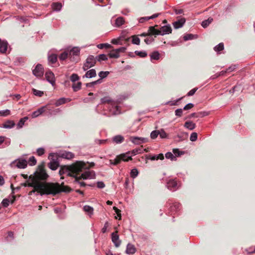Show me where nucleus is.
<instances>
[{
  "label": "nucleus",
  "instance_id": "nucleus-1",
  "mask_svg": "<svg viewBox=\"0 0 255 255\" xmlns=\"http://www.w3.org/2000/svg\"><path fill=\"white\" fill-rule=\"evenodd\" d=\"M88 168V166L85 162L78 161L69 166H61L59 171V174L61 176V179H64L65 176L73 177L75 178V181L79 183L81 186H84L85 183L83 182H80V180L92 178L94 176V172L88 170L82 173L80 176H78V175L83 170Z\"/></svg>",
  "mask_w": 255,
  "mask_h": 255
},
{
  "label": "nucleus",
  "instance_id": "nucleus-2",
  "mask_svg": "<svg viewBox=\"0 0 255 255\" xmlns=\"http://www.w3.org/2000/svg\"><path fill=\"white\" fill-rule=\"evenodd\" d=\"M27 187H33L41 196L44 195L54 196L62 192H69L71 191V189L68 186L64 185L63 182L60 185L58 183L39 182L37 181L34 177L32 178L31 182H27Z\"/></svg>",
  "mask_w": 255,
  "mask_h": 255
},
{
  "label": "nucleus",
  "instance_id": "nucleus-3",
  "mask_svg": "<svg viewBox=\"0 0 255 255\" xmlns=\"http://www.w3.org/2000/svg\"><path fill=\"white\" fill-rule=\"evenodd\" d=\"M49 177L44 169V166L43 164L39 165L37 170L34 173V178L38 181L40 182L41 180H45Z\"/></svg>",
  "mask_w": 255,
  "mask_h": 255
},
{
  "label": "nucleus",
  "instance_id": "nucleus-4",
  "mask_svg": "<svg viewBox=\"0 0 255 255\" xmlns=\"http://www.w3.org/2000/svg\"><path fill=\"white\" fill-rule=\"evenodd\" d=\"M129 153L130 152H127L125 153H122L116 156L114 159H111L110 160V164L117 165L120 164L122 161L127 162L129 160H131L132 159L131 157L128 156Z\"/></svg>",
  "mask_w": 255,
  "mask_h": 255
},
{
  "label": "nucleus",
  "instance_id": "nucleus-5",
  "mask_svg": "<svg viewBox=\"0 0 255 255\" xmlns=\"http://www.w3.org/2000/svg\"><path fill=\"white\" fill-rule=\"evenodd\" d=\"M10 166L12 168L17 167L20 169H24L27 166V161L23 158H18L10 164Z\"/></svg>",
  "mask_w": 255,
  "mask_h": 255
},
{
  "label": "nucleus",
  "instance_id": "nucleus-6",
  "mask_svg": "<svg viewBox=\"0 0 255 255\" xmlns=\"http://www.w3.org/2000/svg\"><path fill=\"white\" fill-rule=\"evenodd\" d=\"M80 51V50L79 47H75L67 51L69 54V58L71 61L74 62H78Z\"/></svg>",
  "mask_w": 255,
  "mask_h": 255
},
{
  "label": "nucleus",
  "instance_id": "nucleus-7",
  "mask_svg": "<svg viewBox=\"0 0 255 255\" xmlns=\"http://www.w3.org/2000/svg\"><path fill=\"white\" fill-rule=\"evenodd\" d=\"M95 63L96 59L94 58V57L92 55L89 56L86 60V63L83 66L84 71L87 70L89 68L94 66Z\"/></svg>",
  "mask_w": 255,
  "mask_h": 255
},
{
  "label": "nucleus",
  "instance_id": "nucleus-8",
  "mask_svg": "<svg viewBox=\"0 0 255 255\" xmlns=\"http://www.w3.org/2000/svg\"><path fill=\"white\" fill-rule=\"evenodd\" d=\"M32 73L34 76L37 77H41L42 76L44 73V70L42 66L40 64H38L35 67V69L33 70Z\"/></svg>",
  "mask_w": 255,
  "mask_h": 255
},
{
  "label": "nucleus",
  "instance_id": "nucleus-9",
  "mask_svg": "<svg viewBox=\"0 0 255 255\" xmlns=\"http://www.w3.org/2000/svg\"><path fill=\"white\" fill-rule=\"evenodd\" d=\"M45 76L46 80L53 86H54L55 84V78L54 73L50 71H48L46 72Z\"/></svg>",
  "mask_w": 255,
  "mask_h": 255
},
{
  "label": "nucleus",
  "instance_id": "nucleus-10",
  "mask_svg": "<svg viewBox=\"0 0 255 255\" xmlns=\"http://www.w3.org/2000/svg\"><path fill=\"white\" fill-rule=\"evenodd\" d=\"M58 156L67 159H71L74 157V154L70 151H63L58 153Z\"/></svg>",
  "mask_w": 255,
  "mask_h": 255
},
{
  "label": "nucleus",
  "instance_id": "nucleus-11",
  "mask_svg": "<svg viewBox=\"0 0 255 255\" xmlns=\"http://www.w3.org/2000/svg\"><path fill=\"white\" fill-rule=\"evenodd\" d=\"M118 233V231H116L112 234V240L116 247H119L121 244V241L119 240Z\"/></svg>",
  "mask_w": 255,
  "mask_h": 255
},
{
  "label": "nucleus",
  "instance_id": "nucleus-12",
  "mask_svg": "<svg viewBox=\"0 0 255 255\" xmlns=\"http://www.w3.org/2000/svg\"><path fill=\"white\" fill-rule=\"evenodd\" d=\"M148 32L149 36L154 35L155 37L156 35H161V31L160 29H158L155 28V26H150L148 28Z\"/></svg>",
  "mask_w": 255,
  "mask_h": 255
},
{
  "label": "nucleus",
  "instance_id": "nucleus-13",
  "mask_svg": "<svg viewBox=\"0 0 255 255\" xmlns=\"http://www.w3.org/2000/svg\"><path fill=\"white\" fill-rule=\"evenodd\" d=\"M59 166V162L54 159H52L48 164V167L52 170H56Z\"/></svg>",
  "mask_w": 255,
  "mask_h": 255
},
{
  "label": "nucleus",
  "instance_id": "nucleus-14",
  "mask_svg": "<svg viewBox=\"0 0 255 255\" xmlns=\"http://www.w3.org/2000/svg\"><path fill=\"white\" fill-rule=\"evenodd\" d=\"M47 107V106H43L40 108H39L36 111H34L32 114H31V117L32 118H35L40 115H41L44 112L45 110V108Z\"/></svg>",
  "mask_w": 255,
  "mask_h": 255
},
{
  "label": "nucleus",
  "instance_id": "nucleus-15",
  "mask_svg": "<svg viewBox=\"0 0 255 255\" xmlns=\"http://www.w3.org/2000/svg\"><path fill=\"white\" fill-rule=\"evenodd\" d=\"M136 251V249L134 246L131 244H128L127 246V249L126 251V254L128 255H133Z\"/></svg>",
  "mask_w": 255,
  "mask_h": 255
},
{
  "label": "nucleus",
  "instance_id": "nucleus-16",
  "mask_svg": "<svg viewBox=\"0 0 255 255\" xmlns=\"http://www.w3.org/2000/svg\"><path fill=\"white\" fill-rule=\"evenodd\" d=\"M130 140L133 143L136 144H140L147 141L146 138L138 137H131Z\"/></svg>",
  "mask_w": 255,
  "mask_h": 255
},
{
  "label": "nucleus",
  "instance_id": "nucleus-17",
  "mask_svg": "<svg viewBox=\"0 0 255 255\" xmlns=\"http://www.w3.org/2000/svg\"><path fill=\"white\" fill-rule=\"evenodd\" d=\"M186 21L185 18H181L180 19L173 22V27L175 29L180 28L183 26Z\"/></svg>",
  "mask_w": 255,
  "mask_h": 255
},
{
  "label": "nucleus",
  "instance_id": "nucleus-18",
  "mask_svg": "<svg viewBox=\"0 0 255 255\" xmlns=\"http://www.w3.org/2000/svg\"><path fill=\"white\" fill-rule=\"evenodd\" d=\"M109 74L110 72L109 71H101L99 72L98 75L100 78L97 80V84H100L102 83L103 79L106 78Z\"/></svg>",
  "mask_w": 255,
  "mask_h": 255
},
{
  "label": "nucleus",
  "instance_id": "nucleus-19",
  "mask_svg": "<svg viewBox=\"0 0 255 255\" xmlns=\"http://www.w3.org/2000/svg\"><path fill=\"white\" fill-rule=\"evenodd\" d=\"M160 30L161 31V35H163L165 34L171 33L172 32V28L170 25L162 26Z\"/></svg>",
  "mask_w": 255,
  "mask_h": 255
},
{
  "label": "nucleus",
  "instance_id": "nucleus-20",
  "mask_svg": "<svg viewBox=\"0 0 255 255\" xmlns=\"http://www.w3.org/2000/svg\"><path fill=\"white\" fill-rule=\"evenodd\" d=\"M177 186V183L176 181H175L174 180H169L167 183V187L168 189H169L170 190H176Z\"/></svg>",
  "mask_w": 255,
  "mask_h": 255
},
{
  "label": "nucleus",
  "instance_id": "nucleus-21",
  "mask_svg": "<svg viewBox=\"0 0 255 255\" xmlns=\"http://www.w3.org/2000/svg\"><path fill=\"white\" fill-rule=\"evenodd\" d=\"M15 126V123L13 121L7 120L3 125L2 127L5 128H11Z\"/></svg>",
  "mask_w": 255,
  "mask_h": 255
},
{
  "label": "nucleus",
  "instance_id": "nucleus-22",
  "mask_svg": "<svg viewBox=\"0 0 255 255\" xmlns=\"http://www.w3.org/2000/svg\"><path fill=\"white\" fill-rule=\"evenodd\" d=\"M124 136L121 135H117L114 136L112 138L113 141L117 144L121 143L124 141Z\"/></svg>",
  "mask_w": 255,
  "mask_h": 255
},
{
  "label": "nucleus",
  "instance_id": "nucleus-23",
  "mask_svg": "<svg viewBox=\"0 0 255 255\" xmlns=\"http://www.w3.org/2000/svg\"><path fill=\"white\" fill-rule=\"evenodd\" d=\"M8 43L5 40H2V44L0 45V52L5 53L7 49Z\"/></svg>",
  "mask_w": 255,
  "mask_h": 255
},
{
  "label": "nucleus",
  "instance_id": "nucleus-24",
  "mask_svg": "<svg viewBox=\"0 0 255 255\" xmlns=\"http://www.w3.org/2000/svg\"><path fill=\"white\" fill-rule=\"evenodd\" d=\"M83 210L90 217L93 214L94 208L90 206L85 205L83 207Z\"/></svg>",
  "mask_w": 255,
  "mask_h": 255
},
{
  "label": "nucleus",
  "instance_id": "nucleus-25",
  "mask_svg": "<svg viewBox=\"0 0 255 255\" xmlns=\"http://www.w3.org/2000/svg\"><path fill=\"white\" fill-rule=\"evenodd\" d=\"M48 60L51 64L55 63L57 60V56L55 54H51L48 55Z\"/></svg>",
  "mask_w": 255,
  "mask_h": 255
},
{
  "label": "nucleus",
  "instance_id": "nucleus-26",
  "mask_svg": "<svg viewBox=\"0 0 255 255\" xmlns=\"http://www.w3.org/2000/svg\"><path fill=\"white\" fill-rule=\"evenodd\" d=\"M28 120L27 117H25L23 118H21L18 122L17 124V128L18 129L21 128H22L23 125H24L25 122Z\"/></svg>",
  "mask_w": 255,
  "mask_h": 255
},
{
  "label": "nucleus",
  "instance_id": "nucleus-27",
  "mask_svg": "<svg viewBox=\"0 0 255 255\" xmlns=\"http://www.w3.org/2000/svg\"><path fill=\"white\" fill-rule=\"evenodd\" d=\"M184 127L190 130H192L195 128L196 125L192 122L188 121L185 122L184 124Z\"/></svg>",
  "mask_w": 255,
  "mask_h": 255
},
{
  "label": "nucleus",
  "instance_id": "nucleus-28",
  "mask_svg": "<svg viewBox=\"0 0 255 255\" xmlns=\"http://www.w3.org/2000/svg\"><path fill=\"white\" fill-rule=\"evenodd\" d=\"M85 76L86 78H91L92 77H94L96 76V71L94 69H91L88 71L86 74Z\"/></svg>",
  "mask_w": 255,
  "mask_h": 255
},
{
  "label": "nucleus",
  "instance_id": "nucleus-29",
  "mask_svg": "<svg viewBox=\"0 0 255 255\" xmlns=\"http://www.w3.org/2000/svg\"><path fill=\"white\" fill-rule=\"evenodd\" d=\"M88 97H86L83 99V101L84 103H89L91 102H92L93 100L94 99V98L93 97V93H89L88 94Z\"/></svg>",
  "mask_w": 255,
  "mask_h": 255
},
{
  "label": "nucleus",
  "instance_id": "nucleus-30",
  "mask_svg": "<svg viewBox=\"0 0 255 255\" xmlns=\"http://www.w3.org/2000/svg\"><path fill=\"white\" fill-rule=\"evenodd\" d=\"M52 8L55 11H60L62 8V4L60 2H54L52 5Z\"/></svg>",
  "mask_w": 255,
  "mask_h": 255
},
{
  "label": "nucleus",
  "instance_id": "nucleus-31",
  "mask_svg": "<svg viewBox=\"0 0 255 255\" xmlns=\"http://www.w3.org/2000/svg\"><path fill=\"white\" fill-rule=\"evenodd\" d=\"M109 56L110 58H118L120 57V54L115 51V49H113L109 53Z\"/></svg>",
  "mask_w": 255,
  "mask_h": 255
},
{
  "label": "nucleus",
  "instance_id": "nucleus-32",
  "mask_svg": "<svg viewBox=\"0 0 255 255\" xmlns=\"http://www.w3.org/2000/svg\"><path fill=\"white\" fill-rule=\"evenodd\" d=\"M213 20L211 17L209 18L208 19L205 20L202 22V26L204 28L207 27Z\"/></svg>",
  "mask_w": 255,
  "mask_h": 255
},
{
  "label": "nucleus",
  "instance_id": "nucleus-33",
  "mask_svg": "<svg viewBox=\"0 0 255 255\" xmlns=\"http://www.w3.org/2000/svg\"><path fill=\"white\" fill-rule=\"evenodd\" d=\"M125 23V20L123 17H119L117 18L116 20L115 24L117 26H120L122 25Z\"/></svg>",
  "mask_w": 255,
  "mask_h": 255
},
{
  "label": "nucleus",
  "instance_id": "nucleus-34",
  "mask_svg": "<svg viewBox=\"0 0 255 255\" xmlns=\"http://www.w3.org/2000/svg\"><path fill=\"white\" fill-rule=\"evenodd\" d=\"M132 38V43L134 44L139 45L140 44V39L138 38V35H134L131 37Z\"/></svg>",
  "mask_w": 255,
  "mask_h": 255
},
{
  "label": "nucleus",
  "instance_id": "nucleus-35",
  "mask_svg": "<svg viewBox=\"0 0 255 255\" xmlns=\"http://www.w3.org/2000/svg\"><path fill=\"white\" fill-rule=\"evenodd\" d=\"M81 82H78L76 84H73L72 85V88H73V91L74 92H77L78 91H79L81 88Z\"/></svg>",
  "mask_w": 255,
  "mask_h": 255
},
{
  "label": "nucleus",
  "instance_id": "nucleus-36",
  "mask_svg": "<svg viewBox=\"0 0 255 255\" xmlns=\"http://www.w3.org/2000/svg\"><path fill=\"white\" fill-rule=\"evenodd\" d=\"M36 159L34 156H32L29 158L28 161H27V164L28 163L30 166H33L36 164Z\"/></svg>",
  "mask_w": 255,
  "mask_h": 255
},
{
  "label": "nucleus",
  "instance_id": "nucleus-37",
  "mask_svg": "<svg viewBox=\"0 0 255 255\" xmlns=\"http://www.w3.org/2000/svg\"><path fill=\"white\" fill-rule=\"evenodd\" d=\"M66 102V99L64 98H61L58 99L56 102H55V106L58 107L59 106L63 104H65Z\"/></svg>",
  "mask_w": 255,
  "mask_h": 255
},
{
  "label": "nucleus",
  "instance_id": "nucleus-38",
  "mask_svg": "<svg viewBox=\"0 0 255 255\" xmlns=\"http://www.w3.org/2000/svg\"><path fill=\"white\" fill-rule=\"evenodd\" d=\"M68 57H69V54L67 51H64L59 56V59L62 61L65 60Z\"/></svg>",
  "mask_w": 255,
  "mask_h": 255
},
{
  "label": "nucleus",
  "instance_id": "nucleus-39",
  "mask_svg": "<svg viewBox=\"0 0 255 255\" xmlns=\"http://www.w3.org/2000/svg\"><path fill=\"white\" fill-rule=\"evenodd\" d=\"M32 92L34 95L40 97H42L44 94V93L43 91L37 90L35 89H32Z\"/></svg>",
  "mask_w": 255,
  "mask_h": 255
},
{
  "label": "nucleus",
  "instance_id": "nucleus-40",
  "mask_svg": "<svg viewBox=\"0 0 255 255\" xmlns=\"http://www.w3.org/2000/svg\"><path fill=\"white\" fill-rule=\"evenodd\" d=\"M10 114V111L9 110H5L0 111V116L1 117H6L9 115Z\"/></svg>",
  "mask_w": 255,
  "mask_h": 255
},
{
  "label": "nucleus",
  "instance_id": "nucleus-41",
  "mask_svg": "<svg viewBox=\"0 0 255 255\" xmlns=\"http://www.w3.org/2000/svg\"><path fill=\"white\" fill-rule=\"evenodd\" d=\"M151 59L158 60L159 59V53L157 52H154L150 55Z\"/></svg>",
  "mask_w": 255,
  "mask_h": 255
},
{
  "label": "nucleus",
  "instance_id": "nucleus-42",
  "mask_svg": "<svg viewBox=\"0 0 255 255\" xmlns=\"http://www.w3.org/2000/svg\"><path fill=\"white\" fill-rule=\"evenodd\" d=\"M224 44L223 43H219L217 46L214 47V50L216 51H221L224 49Z\"/></svg>",
  "mask_w": 255,
  "mask_h": 255
},
{
  "label": "nucleus",
  "instance_id": "nucleus-43",
  "mask_svg": "<svg viewBox=\"0 0 255 255\" xmlns=\"http://www.w3.org/2000/svg\"><path fill=\"white\" fill-rule=\"evenodd\" d=\"M138 174V171L137 169L134 168L131 170L130 171V176L132 178H135Z\"/></svg>",
  "mask_w": 255,
  "mask_h": 255
},
{
  "label": "nucleus",
  "instance_id": "nucleus-44",
  "mask_svg": "<svg viewBox=\"0 0 255 255\" xmlns=\"http://www.w3.org/2000/svg\"><path fill=\"white\" fill-rule=\"evenodd\" d=\"M159 130L152 131L150 134V137L152 139H155L159 135Z\"/></svg>",
  "mask_w": 255,
  "mask_h": 255
},
{
  "label": "nucleus",
  "instance_id": "nucleus-45",
  "mask_svg": "<svg viewBox=\"0 0 255 255\" xmlns=\"http://www.w3.org/2000/svg\"><path fill=\"white\" fill-rule=\"evenodd\" d=\"M79 79V76L76 74H72L70 76V80L72 82H75L78 81Z\"/></svg>",
  "mask_w": 255,
  "mask_h": 255
},
{
  "label": "nucleus",
  "instance_id": "nucleus-46",
  "mask_svg": "<svg viewBox=\"0 0 255 255\" xmlns=\"http://www.w3.org/2000/svg\"><path fill=\"white\" fill-rule=\"evenodd\" d=\"M165 157L168 159H171L172 160L176 159V157L170 152H168L165 154Z\"/></svg>",
  "mask_w": 255,
  "mask_h": 255
},
{
  "label": "nucleus",
  "instance_id": "nucleus-47",
  "mask_svg": "<svg viewBox=\"0 0 255 255\" xmlns=\"http://www.w3.org/2000/svg\"><path fill=\"white\" fill-rule=\"evenodd\" d=\"M135 53L136 54V55L140 56V57H145L147 55V53L144 51H136L135 52Z\"/></svg>",
  "mask_w": 255,
  "mask_h": 255
},
{
  "label": "nucleus",
  "instance_id": "nucleus-48",
  "mask_svg": "<svg viewBox=\"0 0 255 255\" xmlns=\"http://www.w3.org/2000/svg\"><path fill=\"white\" fill-rule=\"evenodd\" d=\"M159 135H160L161 138H164L167 137V135L166 133L165 132V131L164 130V129H161L159 130Z\"/></svg>",
  "mask_w": 255,
  "mask_h": 255
},
{
  "label": "nucleus",
  "instance_id": "nucleus-49",
  "mask_svg": "<svg viewBox=\"0 0 255 255\" xmlns=\"http://www.w3.org/2000/svg\"><path fill=\"white\" fill-rule=\"evenodd\" d=\"M97 47L100 49H103L104 47L109 48H111L112 46L109 44H100L97 45Z\"/></svg>",
  "mask_w": 255,
  "mask_h": 255
},
{
  "label": "nucleus",
  "instance_id": "nucleus-50",
  "mask_svg": "<svg viewBox=\"0 0 255 255\" xmlns=\"http://www.w3.org/2000/svg\"><path fill=\"white\" fill-rule=\"evenodd\" d=\"M197 139V133L196 132H193L191 133L190 139L192 141H195Z\"/></svg>",
  "mask_w": 255,
  "mask_h": 255
},
{
  "label": "nucleus",
  "instance_id": "nucleus-51",
  "mask_svg": "<svg viewBox=\"0 0 255 255\" xmlns=\"http://www.w3.org/2000/svg\"><path fill=\"white\" fill-rule=\"evenodd\" d=\"M113 210L116 213L117 216L119 217V220H121L122 217L121 213V211L115 206L113 207Z\"/></svg>",
  "mask_w": 255,
  "mask_h": 255
},
{
  "label": "nucleus",
  "instance_id": "nucleus-52",
  "mask_svg": "<svg viewBox=\"0 0 255 255\" xmlns=\"http://www.w3.org/2000/svg\"><path fill=\"white\" fill-rule=\"evenodd\" d=\"M1 204L4 207H7L9 205V200L7 198H5L2 201Z\"/></svg>",
  "mask_w": 255,
  "mask_h": 255
},
{
  "label": "nucleus",
  "instance_id": "nucleus-53",
  "mask_svg": "<svg viewBox=\"0 0 255 255\" xmlns=\"http://www.w3.org/2000/svg\"><path fill=\"white\" fill-rule=\"evenodd\" d=\"M36 152H37V153L38 155L41 156L43 154H44V153L45 152V150H44V149L43 148L40 147V148H38L37 149V151Z\"/></svg>",
  "mask_w": 255,
  "mask_h": 255
},
{
  "label": "nucleus",
  "instance_id": "nucleus-54",
  "mask_svg": "<svg viewBox=\"0 0 255 255\" xmlns=\"http://www.w3.org/2000/svg\"><path fill=\"white\" fill-rule=\"evenodd\" d=\"M194 35L192 34H188L185 35L183 37L184 40L187 41L188 40H191L193 38Z\"/></svg>",
  "mask_w": 255,
  "mask_h": 255
},
{
  "label": "nucleus",
  "instance_id": "nucleus-55",
  "mask_svg": "<svg viewBox=\"0 0 255 255\" xmlns=\"http://www.w3.org/2000/svg\"><path fill=\"white\" fill-rule=\"evenodd\" d=\"M126 48L125 47H121L118 49H115V51L120 54V53H124L126 51Z\"/></svg>",
  "mask_w": 255,
  "mask_h": 255
},
{
  "label": "nucleus",
  "instance_id": "nucleus-56",
  "mask_svg": "<svg viewBox=\"0 0 255 255\" xmlns=\"http://www.w3.org/2000/svg\"><path fill=\"white\" fill-rule=\"evenodd\" d=\"M102 103H112V100L108 97H105L101 99Z\"/></svg>",
  "mask_w": 255,
  "mask_h": 255
},
{
  "label": "nucleus",
  "instance_id": "nucleus-57",
  "mask_svg": "<svg viewBox=\"0 0 255 255\" xmlns=\"http://www.w3.org/2000/svg\"><path fill=\"white\" fill-rule=\"evenodd\" d=\"M10 188L12 189V193H11V194H12V199L11 200V203H13L15 201V196L13 195V194L14 193V188L12 184H11Z\"/></svg>",
  "mask_w": 255,
  "mask_h": 255
},
{
  "label": "nucleus",
  "instance_id": "nucleus-58",
  "mask_svg": "<svg viewBox=\"0 0 255 255\" xmlns=\"http://www.w3.org/2000/svg\"><path fill=\"white\" fill-rule=\"evenodd\" d=\"M141 150H142L141 148H136L131 151V153L133 155H135L137 153H140L141 152Z\"/></svg>",
  "mask_w": 255,
  "mask_h": 255
},
{
  "label": "nucleus",
  "instance_id": "nucleus-59",
  "mask_svg": "<svg viewBox=\"0 0 255 255\" xmlns=\"http://www.w3.org/2000/svg\"><path fill=\"white\" fill-rule=\"evenodd\" d=\"M105 187V184L103 182L99 181L97 182V187L102 189Z\"/></svg>",
  "mask_w": 255,
  "mask_h": 255
},
{
  "label": "nucleus",
  "instance_id": "nucleus-60",
  "mask_svg": "<svg viewBox=\"0 0 255 255\" xmlns=\"http://www.w3.org/2000/svg\"><path fill=\"white\" fill-rule=\"evenodd\" d=\"M108 59L107 55L105 54H100L99 55L98 60L101 61L102 60H107Z\"/></svg>",
  "mask_w": 255,
  "mask_h": 255
},
{
  "label": "nucleus",
  "instance_id": "nucleus-61",
  "mask_svg": "<svg viewBox=\"0 0 255 255\" xmlns=\"http://www.w3.org/2000/svg\"><path fill=\"white\" fill-rule=\"evenodd\" d=\"M198 88H195L192 90H191L187 94V96H193L195 93L196 92V91L197 90Z\"/></svg>",
  "mask_w": 255,
  "mask_h": 255
},
{
  "label": "nucleus",
  "instance_id": "nucleus-62",
  "mask_svg": "<svg viewBox=\"0 0 255 255\" xmlns=\"http://www.w3.org/2000/svg\"><path fill=\"white\" fill-rule=\"evenodd\" d=\"M182 112H183L182 109H178L175 111V115H176V116H177L178 117H181V116L182 115Z\"/></svg>",
  "mask_w": 255,
  "mask_h": 255
},
{
  "label": "nucleus",
  "instance_id": "nucleus-63",
  "mask_svg": "<svg viewBox=\"0 0 255 255\" xmlns=\"http://www.w3.org/2000/svg\"><path fill=\"white\" fill-rule=\"evenodd\" d=\"M154 41V38L149 37V38H146L144 39V42L146 44H150L152 42Z\"/></svg>",
  "mask_w": 255,
  "mask_h": 255
},
{
  "label": "nucleus",
  "instance_id": "nucleus-64",
  "mask_svg": "<svg viewBox=\"0 0 255 255\" xmlns=\"http://www.w3.org/2000/svg\"><path fill=\"white\" fill-rule=\"evenodd\" d=\"M194 107V105L192 103H189L186 105L183 108L184 110H188L191 109Z\"/></svg>",
  "mask_w": 255,
  "mask_h": 255
}]
</instances>
